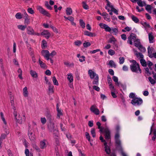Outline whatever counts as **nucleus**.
Wrapping results in <instances>:
<instances>
[{
    "instance_id": "f257e3e1",
    "label": "nucleus",
    "mask_w": 156,
    "mask_h": 156,
    "mask_svg": "<svg viewBox=\"0 0 156 156\" xmlns=\"http://www.w3.org/2000/svg\"><path fill=\"white\" fill-rule=\"evenodd\" d=\"M131 62L132 63L130 65V69L133 72L137 73H141V70L140 68L139 64L136 61L133 60Z\"/></svg>"
},
{
    "instance_id": "f03ea898",
    "label": "nucleus",
    "mask_w": 156,
    "mask_h": 156,
    "mask_svg": "<svg viewBox=\"0 0 156 156\" xmlns=\"http://www.w3.org/2000/svg\"><path fill=\"white\" fill-rule=\"evenodd\" d=\"M48 129L51 132H52L54 136H56L58 134V130L57 126L52 122H50L48 126Z\"/></svg>"
},
{
    "instance_id": "7ed1b4c3",
    "label": "nucleus",
    "mask_w": 156,
    "mask_h": 156,
    "mask_svg": "<svg viewBox=\"0 0 156 156\" xmlns=\"http://www.w3.org/2000/svg\"><path fill=\"white\" fill-rule=\"evenodd\" d=\"M143 101L140 98L136 97L134 99H132L131 103L135 106H139L143 103Z\"/></svg>"
},
{
    "instance_id": "20e7f679",
    "label": "nucleus",
    "mask_w": 156,
    "mask_h": 156,
    "mask_svg": "<svg viewBox=\"0 0 156 156\" xmlns=\"http://www.w3.org/2000/svg\"><path fill=\"white\" fill-rule=\"evenodd\" d=\"M28 137L31 141H34L35 140L34 134L33 133V130L29 127L28 128Z\"/></svg>"
},
{
    "instance_id": "39448f33",
    "label": "nucleus",
    "mask_w": 156,
    "mask_h": 156,
    "mask_svg": "<svg viewBox=\"0 0 156 156\" xmlns=\"http://www.w3.org/2000/svg\"><path fill=\"white\" fill-rule=\"evenodd\" d=\"M26 117L25 115L21 116L19 115L16 119V122L19 124H22L23 122H24L26 120Z\"/></svg>"
},
{
    "instance_id": "423d86ee",
    "label": "nucleus",
    "mask_w": 156,
    "mask_h": 156,
    "mask_svg": "<svg viewBox=\"0 0 156 156\" xmlns=\"http://www.w3.org/2000/svg\"><path fill=\"white\" fill-rule=\"evenodd\" d=\"M99 25L101 28L104 29L106 31L111 33L112 28L107 25L103 23H100Z\"/></svg>"
},
{
    "instance_id": "0eeeda50",
    "label": "nucleus",
    "mask_w": 156,
    "mask_h": 156,
    "mask_svg": "<svg viewBox=\"0 0 156 156\" xmlns=\"http://www.w3.org/2000/svg\"><path fill=\"white\" fill-rule=\"evenodd\" d=\"M136 35L133 33L130 34V36L128 37L127 43L129 44L130 45L133 44L132 41L134 42L136 39Z\"/></svg>"
},
{
    "instance_id": "6e6552de",
    "label": "nucleus",
    "mask_w": 156,
    "mask_h": 156,
    "mask_svg": "<svg viewBox=\"0 0 156 156\" xmlns=\"http://www.w3.org/2000/svg\"><path fill=\"white\" fill-rule=\"evenodd\" d=\"M105 133V138L107 140H109L111 139L110 132L108 128L106 127L104 131Z\"/></svg>"
},
{
    "instance_id": "1a4fd4ad",
    "label": "nucleus",
    "mask_w": 156,
    "mask_h": 156,
    "mask_svg": "<svg viewBox=\"0 0 156 156\" xmlns=\"http://www.w3.org/2000/svg\"><path fill=\"white\" fill-rule=\"evenodd\" d=\"M120 135L119 133H116L115 136V139L116 144L118 147L121 146V141L119 139Z\"/></svg>"
},
{
    "instance_id": "9d476101",
    "label": "nucleus",
    "mask_w": 156,
    "mask_h": 156,
    "mask_svg": "<svg viewBox=\"0 0 156 156\" xmlns=\"http://www.w3.org/2000/svg\"><path fill=\"white\" fill-rule=\"evenodd\" d=\"M37 9L40 12L41 14L46 15L48 16H49L50 14L49 13L43 8L41 6H37Z\"/></svg>"
},
{
    "instance_id": "9b49d317",
    "label": "nucleus",
    "mask_w": 156,
    "mask_h": 156,
    "mask_svg": "<svg viewBox=\"0 0 156 156\" xmlns=\"http://www.w3.org/2000/svg\"><path fill=\"white\" fill-rule=\"evenodd\" d=\"M90 109L91 112L94 113L96 115H98L99 114V110L97 108L95 105H92Z\"/></svg>"
},
{
    "instance_id": "f8f14e48",
    "label": "nucleus",
    "mask_w": 156,
    "mask_h": 156,
    "mask_svg": "<svg viewBox=\"0 0 156 156\" xmlns=\"http://www.w3.org/2000/svg\"><path fill=\"white\" fill-rule=\"evenodd\" d=\"M41 54L47 60H48L49 59V52L47 50H42L41 51Z\"/></svg>"
},
{
    "instance_id": "ddd939ff",
    "label": "nucleus",
    "mask_w": 156,
    "mask_h": 156,
    "mask_svg": "<svg viewBox=\"0 0 156 156\" xmlns=\"http://www.w3.org/2000/svg\"><path fill=\"white\" fill-rule=\"evenodd\" d=\"M88 73L91 79H94L95 77H96L97 76H98L97 74L91 69H89L88 70Z\"/></svg>"
},
{
    "instance_id": "4468645a",
    "label": "nucleus",
    "mask_w": 156,
    "mask_h": 156,
    "mask_svg": "<svg viewBox=\"0 0 156 156\" xmlns=\"http://www.w3.org/2000/svg\"><path fill=\"white\" fill-rule=\"evenodd\" d=\"M41 34L44 36L47 39L51 35L49 32L47 30H44L41 33Z\"/></svg>"
},
{
    "instance_id": "2eb2a0df",
    "label": "nucleus",
    "mask_w": 156,
    "mask_h": 156,
    "mask_svg": "<svg viewBox=\"0 0 156 156\" xmlns=\"http://www.w3.org/2000/svg\"><path fill=\"white\" fill-rule=\"evenodd\" d=\"M27 33L29 35H34V31L33 29L30 26H28L27 29Z\"/></svg>"
},
{
    "instance_id": "dca6fc26",
    "label": "nucleus",
    "mask_w": 156,
    "mask_h": 156,
    "mask_svg": "<svg viewBox=\"0 0 156 156\" xmlns=\"http://www.w3.org/2000/svg\"><path fill=\"white\" fill-rule=\"evenodd\" d=\"M148 38L150 43H153L154 41V37L152 32L148 34Z\"/></svg>"
},
{
    "instance_id": "f3484780",
    "label": "nucleus",
    "mask_w": 156,
    "mask_h": 156,
    "mask_svg": "<svg viewBox=\"0 0 156 156\" xmlns=\"http://www.w3.org/2000/svg\"><path fill=\"white\" fill-rule=\"evenodd\" d=\"M134 53L137 58H139L140 59H143L144 58V55L141 53L138 52L136 50H134Z\"/></svg>"
},
{
    "instance_id": "a211bd4d",
    "label": "nucleus",
    "mask_w": 156,
    "mask_h": 156,
    "mask_svg": "<svg viewBox=\"0 0 156 156\" xmlns=\"http://www.w3.org/2000/svg\"><path fill=\"white\" fill-rule=\"evenodd\" d=\"M108 81L109 86V88L111 89H114V87L113 86L112 84V81L111 77L109 76H108Z\"/></svg>"
},
{
    "instance_id": "6ab92c4d",
    "label": "nucleus",
    "mask_w": 156,
    "mask_h": 156,
    "mask_svg": "<svg viewBox=\"0 0 156 156\" xmlns=\"http://www.w3.org/2000/svg\"><path fill=\"white\" fill-rule=\"evenodd\" d=\"M142 24L144 26L147 32H148V29L151 28V26L149 24L146 22H144L142 23Z\"/></svg>"
},
{
    "instance_id": "aec40b11",
    "label": "nucleus",
    "mask_w": 156,
    "mask_h": 156,
    "mask_svg": "<svg viewBox=\"0 0 156 156\" xmlns=\"http://www.w3.org/2000/svg\"><path fill=\"white\" fill-rule=\"evenodd\" d=\"M48 85H49L48 90L49 91V93H53L54 92L53 86L50 82H48Z\"/></svg>"
},
{
    "instance_id": "412c9836",
    "label": "nucleus",
    "mask_w": 156,
    "mask_h": 156,
    "mask_svg": "<svg viewBox=\"0 0 156 156\" xmlns=\"http://www.w3.org/2000/svg\"><path fill=\"white\" fill-rule=\"evenodd\" d=\"M84 34L85 35L91 37H95L96 34L95 33H93L88 31H86L84 32Z\"/></svg>"
},
{
    "instance_id": "4be33fe9",
    "label": "nucleus",
    "mask_w": 156,
    "mask_h": 156,
    "mask_svg": "<svg viewBox=\"0 0 156 156\" xmlns=\"http://www.w3.org/2000/svg\"><path fill=\"white\" fill-rule=\"evenodd\" d=\"M23 93L24 97H26L28 96L29 93L27 90V87H25L23 89Z\"/></svg>"
},
{
    "instance_id": "5701e85b",
    "label": "nucleus",
    "mask_w": 156,
    "mask_h": 156,
    "mask_svg": "<svg viewBox=\"0 0 156 156\" xmlns=\"http://www.w3.org/2000/svg\"><path fill=\"white\" fill-rule=\"evenodd\" d=\"M66 13L67 15H71L73 13L72 9L70 7L67 8L66 9Z\"/></svg>"
},
{
    "instance_id": "b1692460",
    "label": "nucleus",
    "mask_w": 156,
    "mask_h": 156,
    "mask_svg": "<svg viewBox=\"0 0 156 156\" xmlns=\"http://www.w3.org/2000/svg\"><path fill=\"white\" fill-rule=\"evenodd\" d=\"M68 20H69L70 22H71L72 25H74V26H76V24L74 22V19L73 17L71 16H69V17H68Z\"/></svg>"
},
{
    "instance_id": "393cba45",
    "label": "nucleus",
    "mask_w": 156,
    "mask_h": 156,
    "mask_svg": "<svg viewBox=\"0 0 156 156\" xmlns=\"http://www.w3.org/2000/svg\"><path fill=\"white\" fill-rule=\"evenodd\" d=\"M111 90V94L112 97L113 98H116L117 97V96L115 94V92H116V90L115 89V88L114 87V89H110Z\"/></svg>"
},
{
    "instance_id": "a878e982",
    "label": "nucleus",
    "mask_w": 156,
    "mask_h": 156,
    "mask_svg": "<svg viewBox=\"0 0 156 156\" xmlns=\"http://www.w3.org/2000/svg\"><path fill=\"white\" fill-rule=\"evenodd\" d=\"M116 41V39L114 37L112 36L109 38L108 42L109 43H112L113 44H114L115 42Z\"/></svg>"
},
{
    "instance_id": "bb28decb",
    "label": "nucleus",
    "mask_w": 156,
    "mask_h": 156,
    "mask_svg": "<svg viewBox=\"0 0 156 156\" xmlns=\"http://www.w3.org/2000/svg\"><path fill=\"white\" fill-rule=\"evenodd\" d=\"M30 74L33 77L37 78L38 76L37 74L35 71H34L33 70H30Z\"/></svg>"
},
{
    "instance_id": "cd10ccee",
    "label": "nucleus",
    "mask_w": 156,
    "mask_h": 156,
    "mask_svg": "<svg viewBox=\"0 0 156 156\" xmlns=\"http://www.w3.org/2000/svg\"><path fill=\"white\" fill-rule=\"evenodd\" d=\"M137 4L140 7H143L146 5L145 2L142 1V0H139L137 2Z\"/></svg>"
},
{
    "instance_id": "c85d7f7f",
    "label": "nucleus",
    "mask_w": 156,
    "mask_h": 156,
    "mask_svg": "<svg viewBox=\"0 0 156 156\" xmlns=\"http://www.w3.org/2000/svg\"><path fill=\"white\" fill-rule=\"evenodd\" d=\"M134 42L135 46L137 48L141 45L140 40L139 39H136Z\"/></svg>"
},
{
    "instance_id": "c756f323",
    "label": "nucleus",
    "mask_w": 156,
    "mask_h": 156,
    "mask_svg": "<svg viewBox=\"0 0 156 156\" xmlns=\"http://www.w3.org/2000/svg\"><path fill=\"white\" fill-rule=\"evenodd\" d=\"M45 141V140H44L40 142V147L41 148L44 149L46 147V145Z\"/></svg>"
},
{
    "instance_id": "7c9ffc66",
    "label": "nucleus",
    "mask_w": 156,
    "mask_h": 156,
    "mask_svg": "<svg viewBox=\"0 0 156 156\" xmlns=\"http://www.w3.org/2000/svg\"><path fill=\"white\" fill-rule=\"evenodd\" d=\"M140 62L141 65L143 67H146L147 65V62L144 59H140Z\"/></svg>"
},
{
    "instance_id": "2f4dec72",
    "label": "nucleus",
    "mask_w": 156,
    "mask_h": 156,
    "mask_svg": "<svg viewBox=\"0 0 156 156\" xmlns=\"http://www.w3.org/2000/svg\"><path fill=\"white\" fill-rule=\"evenodd\" d=\"M39 62L41 68L43 69L46 68V66L45 64L41 61L40 59H39Z\"/></svg>"
},
{
    "instance_id": "473e14b6",
    "label": "nucleus",
    "mask_w": 156,
    "mask_h": 156,
    "mask_svg": "<svg viewBox=\"0 0 156 156\" xmlns=\"http://www.w3.org/2000/svg\"><path fill=\"white\" fill-rule=\"evenodd\" d=\"M131 18L132 20L136 23H138L139 21V20L134 15L131 16Z\"/></svg>"
},
{
    "instance_id": "72a5a7b5",
    "label": "nucleus",
    "mask_w": 156,
    "mask_h": 156,
    "mask_svg": "<svg viewBox=\"0 0 156 156\" xmlns=\"http://www.w3.org/2000/svg\"><path fill=\"white\" fill-rule=\"evenodd\" d=\"M17 28L18 29L24 31L27 28V26L26 25H20L17 26Z\"/></svg>"
},
{
    "instance_id": "f704fd0d",
    "label": "nucleus",
    "mask_w": 156,
    "mask_h": 156,
    "mask_svg": "<svg viewBox=\"0 0 156 156\" xmlns=\"http://www.w3.org/2000/svg\"><path fill=\"white\" fill-rule=\"evenodd\" d=\"M153 49V48H152V49L150 48V46H149L147 48L148 50V55L149 57L150 58H152V49Z\"/></svg>"
},
{
    "instance_id": "c9c22d12",
    "label": "nucleus",
    "mask_w": 156,
    "mask_h": 156,
    "mask_svg": "<svg viewBox=\"0 0 156 156\" xmlns=\"http://www.w3.org/2000/svg\"><path fill=\"white\" fill-rule=\"evenodd\" d=\"M67 79L69 82H73V77L72 74H68Z\"/></svg>"
},
{
    "instance_id": "e433bc0d",
    "label": "nucleus",
    "mask_w": 156,
    "mask_h": 156,
    "mask_svg": "<svg viewBox=\"0 0 156 156\" xmlns=\"http://www.w3.org/2000/svg\"><path fill=\"white\" fill-rule=\"evenodd\" d=\"M112 28V31L111 33H113L115 35H116L118 33V30L117 28Z\"/></svg>"
},
{
    "instance_id": "4c0bfd02",
    "label": "nucleus",
    "mask_w": 156,
    "mask_h": 156,
    "mask_svg": "<svg viewBox=\"0 0 156 156\" xmlns=\"http://www.w3.org/2000/svg\"><path fill=\"white\" fill-rule=\"evenodd\" d=\"M47 47V42L46 41L43 40L42 41V48L44 49Z\"/></svg>"
},
{
    "instance_id": "58836bf2",
    "label": "nucleus",
    "mask_w": 156,
    "mask_h": 156,
    "mask_svg": "<svg viewBox=\"0 0 156 156\" xmlns=\"http://www.w3.org/2000/svg\"><path fill=\"white\" fill-rule=\"evenodd\" d=\"M108 65L112 67H114L115 68L116 65L115 62L112 60H110L109 62Z\"/></svg>"
},
{
    "instance_id": "ea45409f",
    "label": "nucleus",
    "mask_w": 156,
    "mask_h": 156,
    "mask_svg": "<svg viewBox=\"0 0 156 156\" xmlns=\"http://www.w3.org/2000/svg\"><path fill=\"white\" fill-rule=\"evenodd\" d=\"M139 49L141 52H144L146 51V49L141 44L137 47Z\"/></svg>"
},
{
    "instance_id": "a19ab883",
    "label": "nucleus",
    "mask_w": 156,
    "mask_h": 156,
    "mask_svg": "<svg viewBox=\"0 0 156 156\" xmlns=\"http://www.w3.org/2000/svg\"><path fill=\"white\" fill-rule=\"evenodd\" d=\"M118 85L117 86L122 87L123 90H126V86L125 84H123L121 83H118Z\"/></svg>"
},
{
    "instance_id": "79ce46f5",
    "label": "nucleus",
    "mask_w": 156,
    "mask_h": 156,
    "mask_svg": "<svg viewBox=\"0 0 156 156\" xmlns=\"http://www.w3.org/2000/svg\"><path fill=\"white\" fill-rule=\"evenodd\" d=\"M15 17L17 19H21L23 18V15L20 13L18 12L16 14Z\"/></svg>"
},
{
    "instance_id": "37998d69",
    "label": "nucleus",
    "mask_w": 156,
    "mask_h": 156,
    "mask_svg": "<svg viewBox=\"0 0 156 156\" xmlns=\"http://www.w3.org/2000/svg\"><path fill=\"white\" fill-rule=\"evenodd\" d=\"M146 6L145 9H146L150 13H151V7L150 5H147Z\"/></svg>"
},
{
    "instance_id": "c03bdc74",
    "label": "nucleus",
    "mask_w": 156,
    "mask_h": 156,
    "mask_svg": "<svg viewBox=\"0 0 156 156\" xmlns=\"http://www.w3.org/2000/svg\"><path fill=\"white\" fill-rule=\"evenodd\" d=\"M80 26L82 28H84L85 27V24L82 20L81 19L80 20Z\"/></svg>"
},
{
    "instance_id": "a18cd8bd",
    "label": "nucleus",
    "mask_w": 156,
    "mask_h": 156,
    "mask_svg": "<svg viewBox=\"0 0 156 156\" xmlns=\"http://www.w3.org/2000/svg\"><path fill=\"white\" fill-rule=\"evenodd\" d=\"M6 135V134L4 133L2 134L0 138V143H2V140L5 138Z\"/></svg>"
},
{
    "instance_id": "49530a36",
    "label": "nucleus",
    "mask_w": 156,
    "mask_h": 156,
    "mask_svg": "<svg viewBox=\"0 0 156 156\" xmlns=\"http://www.w3.org/2000/svg\"><path fill=\"white\" fill-rule=\"evenodd\" d=\"M83 46L84 48H87L91 45L90 42L85 41L83 44Z\"/></svg>"
},
{
    "instance_id": "de8ad7c7",
    "label": "nucleus",
    "mask_w": 156,
    "mask_h": 156,
    "mask_svg": "<svg viewBox=\"0 0 156 156\" xmlns=\"http://www.w3.org/2000/svg\"><path fill=\"white\" fill-rule=\"evenodd\" d=\"M98 83V76H97L94 79V80L93 82V84L97 85Z\"/></svg>"
},
{
    "instance_id": "09e8293b",
    "label": "nucleus",
    "mask_w": 156,
    "mask_h": 156,
    "mask_svg": "<svg viewBox=\"0 0 156 156\" xmlns=\"http://www.w3.org/2000/svg\"><path fill=\"white\" fill-rule=\"evenodd\" d=\"M52 81L54 84L56 85H58V82L55 76H53L52 77Z\"/></svg>"
},
{
    "instance_id": "8fccbe9b",
    "label": "nucleus",
    "mask_w": 156,
    "mask_h": 156,
    "mask_svg": "<svg viewBox=\"0 0 156 156\" xmlns=\"http://www.w3.org/2000/svg\"><path fill=\"white\" fill-rule=\"evenodd\" d=\"M148 79L151 84H154L156 83V81L155 80L153 79L151 77H149Z\"/></svg>"
},
{
    "instance_id": "3c124183",
    "label": "nucleus",
    "mask_w": 156,
    "mask_h": 156,
    "mask_svg": "<svg viewBox=\"0 0 156 156\" xmlns=\"http://www.w3.org/2000/svg\"><path fill=\"white\" fill-rule=\"evenodd\" d=\"M105 151L108 154H109L111 153V150L109 147H105Z\"/></svg>"
},
{
    "instance_id": "603ef678",
    "label": "nucleus",
    "mask_w": 156,
    "mask_h": 156,
    "mask_svg": "<svg viewBox=\"0 0 156 156\" xmlns=\"http://www.w3.org/2000/svg\"><path fill=\"white\" fill-rule=\"evenodd\" d=\"M0 115L1 116V119L3 121L4 123L6 125L7 124V122H6V121L5 120V118L4 117V115L2 112H0Z\"/></svg>"
},
{
    "instance_id": "864d4df0",
    "label": "nucleus",
    "mask_w": 156,
    "mask_h": 156,
    "mask_svg": "<svg viewBox=\"0 0 156 156\" xmlns=\"http://www.w3.org/2000/svg\"><path fill=\"white\" fill-rule=\"evenodd\" d=\"M111 10L112 11H113L114 13L116 14L117 15L118 14V11L116 9H115L113 6H111Z\"/></svg>"
},
{
    "instance_id": "5fc2aeb1",
    "label": "nucleus",
    "mask_w": 156,
    "mask_h": 156,
    "mask_svg": "<svg viewBox=\"0 0 156 156\" xmlns=\"http://www.w3.org/2000/svg\"><path fill=\"white\" fill-rule=\"evenodd\" d=\"M112 79L113 81L115 83V84L117 85H118V83H120V82H118V78L115 76H113L112 77Z\"/></svg>"
},
{
    "instance_id": "6e6d98bb",
    "label": "nucleus",
    "mask_w": 156,
    "mask_h": 156,
    "mask_svg": "<svg viewBox=\"0 0 156 156\" xmlns=\"http://www.w3.org/2000/svg\"><path fill=\"white\" fill-rule=\"evenodd\" d=\"M91 133L93 137H95L96 136V134L95 133V129L94 128H92L91 130Z\"/></svg>"
},
{
    "instance_id": "4d7b16f0",
    "label": "nucleus",
    "mask_w": 156,
    "mask_h": 156,
    "mask_svg": "<svg viewBox=\"0 0 156 156\" xmlns=\"http://www.w3.org/2000/svg\"><path fill=\"white\" fill-rule=\"evenodd\" d=\"M25 19L24 23L26 24H29L30 23V19L29 18V17H27L24 18Z\"/></svg>"
},
{
    "instance_id": "13d9d810",
    "label": "nucleus",
    "mask_w": 156,
    "mask_h": 156,
    "mask_svg": "<svg viewBox=\"0 0 156 156\" xmlns=\"http://www.w3.org/2000/svg\"><path fill=\"white\" fill-rule=\"evenodd\" d=\"M119 63L120 64H122L125 61V58L123 57H120L119 58Z\"/></svg>"
},
{
    "instance_id": "bf43d9fd",
    "label": "nucleus",
    "mask_w": 156,
    "mask_h": 156,
    "mask_svg": "<svg viewBox=\"0 0 156 156\" xmlns=\"http://www.w3.org/2000/svg\"><path fill=\"white\" fill-rule=\"evenodd\" d=\"M108 54L111 55H112L115 54V51L112 49H110L108 50Z\"/></svg>"
},
{
    "instance_id": "052dcab7",
    "label": "nucleus",
    "mask_w": 156,
    "mask_h": 156,
    "mask_svg": "<svg viewBox=\"0 0 156 156\" xmlns=\"http://www.w3.org/2000/svg\"><path fill=\"white\" fill-rule=\"evenodd\" d=\"M145 73L148 76L151 75V73L149 71V68L147 67L145 69Z\"/></svg>"
},
{
    "instance_id": "680f3d73",
    "label": "nucleus",
    "mask_w": 156,
    "mask_h": 156,
    "mask_svg": "<svg viewBox=\"0 0 156 156\" xmlns=\"http://www.w3.org/2000/svg\"><path fill=\"white\" fill-rule=\"evenodd\" d=\"M74 44L76 46H79L82 44V42L80 41L77 40L74 42Z\"/></svg>"
},
{
    "instance_id": "e2e57ef3",
    "label": "nucleus",
    "mask_w": 156,
    "mask_h": 156,
    "mask_svg": "<svg viewBox=\"0 0 156 156\" xmlns=\"http://www.w3.org/2000/svg\"><path fill=\"white\" fill-rule=\"evenodd\" d=\"M56 52L55 51H53L50 54L49 53V57L52 58L56 55Z\"/></svg>"
},
{
    "instance_id": "0e129e2a",
    "label": "nucleus",
    "mask_w": 156,
    "mask_h": 156,
    "mask_svg": "<svg viewBox=\"0 0 156 156\" xmlns=\"http://www.w3.org/2000/svg\"><path fill=\"white\" fill-rule=\"evenodd\" d=\"M85 57L84 56H81V57L79 58V61L80 62H83L85 61Z\"/></svg>"
},
{
    "instance_id": "69168bd1",
    "label": "nucleus",
    "mask_w": 156,
    "mask_h": 156,
    "mask_svg": "<svg viewBox=\"0 0 156 156\" xmlns=\"http://www.w3.org/2000/svg\"><path fill=\"white\" fill-rule=\"evenodd\" d=\"M129 97L132 99H134L135 98H136L135 96V94L133 93H131L129 94Z\"/></svg>"
},
{
    "instance_id": "338daca9",
    "label": "nucleus",
    "mask_w": 156,
    "mask_h": 156,
    "mask_svg": "<svg viewBox=\"0 0 156 156\" xmlns=\"http://www.w3.org/2000/svg\"><path fill=\"white\" fill-rule=\"evenodd\" d=\"M41 122L43 124H45L46 122V119L45 118H41Z\"/></svg>"
},
{
    "instance_id": "774afa93",
    "label": "nucleus",
    "mask_w": 156,
    "mask_h": 156,
    "mask_svg": "<svg viewBox=\"0 0 156 156\" xmlns=\"http://www.w3.org/2000/svg\"><path fill=\"white\" fill-rule=\"evenodd\" d=\"M28 12L31 14H33L34 13V10L32 8H29L27 9Z\"/></svg>"
}]
</instances>
